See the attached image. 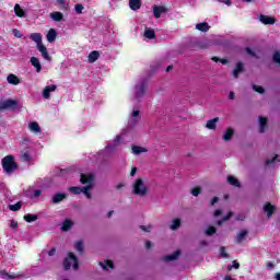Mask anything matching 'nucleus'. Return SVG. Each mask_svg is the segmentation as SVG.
Returning a JSON list of instances; mask_svg holds the SVG:
<instances>
[{
	"label": "nucleus",
	"instance_id": "obj_1",
	"mask_svg": "<svg viewBox=\"0 0 280 280\" xmlns=\"http://www.w3.org/2000/svg\"><path fill=\"white\" fill-rule=\"evenodd\" d=\"M94 179L95 175L93 173H90L89 175L81 173L80 183L85 186L82 188L79 186H71L69 191L72 192V195H82L83 192L88 199H92L91 190L94 186Z\"/></svg>",
	"mask_w": 280,
	"mask_h": 280
},
{
	"label": "nucleus",
	"instance_id": "obj_2",
	"mask_svg": "<svg viewBox=\"0 0 280 280\" xmlns=\"http://www.w3.org/2000/svg\"><path fill=\"white\" fill-rule=\"evenodd\" d=\"M2 168L7 175H12L19 168V164H16L14 155H7L2 158Z\"/></svg>",
	"mask_w": 280,
	"mask_h": 280
},
{
	"label": "nucleus",
	"instance_id": "obj_3",
	"mask_svg": "<svg viewBox=\"0 0 280 280\" xmlns=\"http://www.w3.org/2000/svg\"><path fill=\"white\" fill-rule=\"evenodd\" d=\"M149 192L148 186H145L142 178L136 179V182L132 185V194L138 197H147Z\"/></svg>",
	"mask_w": 280,
	"mask_h": 280
},
{
	"label": "nucleus",
	"instance_id": "obj_4",
	"mask_svg": "<svg viewBox=\"0 0 280 280\" xmlns=\"http://www.w3.org/2000/svg\"><path fill=\"white\" fill-rule=\"evenodd\" d=\"M71 261H73V266H72ZM71 266L74 270H78L79 266H80L77 255L72 252L68 253V257H66L63 259L65 270H70Z\"/></svg>",
	"mask_w": 280,
	"mask_h": 280
},
{
	"label": "nucleus",
	"instance_id": "obj_5",
	"mask_svg": "<svg viewBox=\"0 0 280 280\" xmlns=\"http://www.w3.org/2000/svg\"><path fill=\"white\" fill-rule=\"evenodd\" d=\"M19 107V101L14 98H7L5 101H0V112L3 109H16Z\"/></svg>",
	"mask_w": 280,
	"mask_h": 280
},
{
	"label": "nucleus",
	"instance_id": "obj_6",
	"mask_svg": "<svg viewBox=\"0 0 280 280\" xmlns=\"http://www.w3.org/2000/svg\"><path fill=\"white\" fill-rule=\"evenodd\" d=\"M148 89V83L147 81H141L140 85L136 86V98H142V96H144L145 92Z\"/></svg>",
	"mask_w": 280,
	"mask_h": 280
},
{
	"label": "nucleus",
	"instance_id": "obj_7",
	"mask_svg": "<svg viewBox=\"0 0 280 280\" xmlns=\"http://www.w3.org/2000/svg\"><path fill=\"white\" fill-rule=\"evenodd\" d=\"M38 51L42 54L44 59H51V55H49V50H47V46L43 44V34H40V42L38 44Z\"/></svg>",
	"mask_w": 280,
	"mask_h": 280
},
{
	"label": "nucleus",
	"instance_id": "obj_8",
	"mask_svg": "<svg viewBox=\"0 0 280 280\" xmlns=\"http://www.w3.org/2000/svg\"><path fill=\"white\" fill-rule=\"evenodd\" d=\"M168 8L165 5H153V14L155 19H161L162 14H167Z\"/></svg>",
	"mask_w": 280,
	"mask_h": 280
},
{
	"label": "nucleus",
	"instance_id": "obj_9",
	"mask_svg": "<svg viewBox=\"0 0 280 280\" xmlns=\"http://www.w3.org/2000/svg\"><path fill=\"white\" fill-rule=\"evenodd\" d=\"M57 88L58 85H56L55 83H51L50 85H46L43 90L44 98H49L51 96V92H55Z\"/></svg>",
	"mask_w": 280,
	"mask_h": 280
},
{
	"label": "nucleus",
	"instance_id": "obj_10",
	"mask_svg": "<svg viewBox=\"0 0 280 280\" xmlns=\"http://www.w3.org/2000/svg\"><path fill=\"white\" fill-rule=\"evenodd\" d=\"M259 21L264 25H275L276 19L273 16H267L266 14H260Z\"/></svg>",
	"mask_w": 280,
	"mask_h": 280
},
{
	"label": "nucleus",
	"instance_id": "obj_11",
	"mask_svg": "<svg viewBox=\"0 0 280 280\" xmlns=\"http://www.w3.org/2000/svg\"><path fill=\"white\" fill-rule=\"evenodd\" d=\"M244 71V61H237L233 70V77L236 79L240 77V73Z\"/></svg>",
	"mask_w": 280,
	"mask_h": 280
},
{
	"label": "nucleus",
	"instance_id": "obj_12",
	"mask_svg": "<svg viewBox=\"0 0 280 280\" xmlns=\"http://www.w3.org/2000/svg\"><path fill=\"white\" fill-rule=\"evenodd\" d=\"M234 133H235L234 129L232 127H229L226 131L223 133L222 140H224L225 142H230Z\"/></svg>",
	"mask_w": 280,
	"mask_h": 280
},
{
	"label": "nucleus",
	"instance_id": "obj_13",
	"mask_svg": "<svg viewBox=\"0 0 280 280\" xmlns=\"http://www.w3.org/2000/svg\"><path fill=\"white\" fill-rule=\"evenodd\" d=\"M268 126V120L266 118V116H260L259 117V131L260 133H265L266 129Z\"/></svg>",
	"mask_w": 280,
	"mask_h": 280
},
{
	"label": "nucleus",
	"instance_id": "obj_14",
	"mask_svg": "<svg viewBox=\"0 0 280 280\" xmlns=\"http://www.w3.org/2000/svg\"><path fill=\"white\" fill-rule=\"evenodd\" d=\"M67 199V195L65 192H57L56 195H54L51 202H54V205H57V202H62V200Z\"/></svg>",
	"mask_w": 280,
	"mask_h": 280
},
{
	"label": "nucleus",
	"instance_id": "obj_15",
	"mask_svg": "<svg viewBox=\"0 0 280 280\" xmlns=\"http://www.w3.org/2000/svg\"><path fill=\"white\" fill-rule=\"evenodd\" d=\"M31 63L34 68H36L37 72H40V70H43V65L40 63L38 57H31Z\"/></svg>",
	"mask_w": 280,
	"mask_h": 280
},
{
	"label": "nucleus",
	"instance_id": "obj_16",
	"mask_svg": "<svg viewBox=\"0 0 280 280\" xmlns=\"http://www.w3.org/2000/svg\"><path fill=\"white\" fill-rule=\"evenodd\" d=\"M28 127H30L31 131H33L34 133H43V129H42L40 125H38L37 121L30 122Z\"/></svg>",
	"mask_w": 280,
	"mask_h": 280
},
{
	"label": "nucleus",
	"instance_id": "obj_17",
	"mask_svg": "<svg viewBox=\"0 0 280 280\" xmlns=\"http://www.w3.org/2000/svg\"><path fill=\"white\" fill-rule=\"evenodd\" d=\"M264 210L266 211L268 218H270L276 211V206H272V203H269L268 201L267 203H265Z\"/></svg>",
	"mask_w": 280,
	"mask_h": 280
},
{
	"label": "nucleus",
	"instance_id": "obj_18",
	"mask_svg": "<svg viewBox=\"0 0 280 280\" xmlns=\"http://www.w3.org/2000/svg\"><path fill=\"white\" fill-rule=\"evenodd\" d=\"M142 7L141 0H129V8L133 11L140 10Z\"/></svg>",
	"mask_w": 280,
	"mask_h": 280
},
{
	"label": "nucleus",
	"instance_id": "obj_19",
	"mask_svg": "<svg viewBox=\"0 0 280 280\" xmlns=\"http://www.w3.org/2000/svg\"><path fill=\"white\" fill-rule=\"evenodd\" d=\"M7 81H9V83H12L13 85H19V83H21V79L20 77H16V74L11 73L7 77Z\"/></svg>",
	"mask_w": 280,
	"mask_h": 280
},
{
	"label": "nucleus",
	"instance_id": "obj_20",
	"mask_svg": "<svg viewBox=\"0 0 280 280\" xmlns=\"http://www.w3.org/2000/svg\"><path fill=\"white\" fill-rule=\"evenodd\" d=\"M14 12H15V15L19 16L20 19H23L24 16H26V12L25 10H23V8H21L20 3L15 4Z\"/></svg>",
	"mask_w": 280,
	"mask_h": 280
},
{
	"label": "nucleus",
	"instance_id": "obj_21",
	"mask_svg": "<svg viewBox=\"0 0 280 280\" xmlns=\"http://www.w3.org/2000/svg\"><path fill=\"white\" fill-rule=\"evenodd\" d=\"M100 58V50H91L90 55L88 56V60L90 63H94Z\"/></svg>",
	"mask_w": 280,
	"mask_h": 280
},
{
	"label": "nucleus",
	"instance_id": "obj_22",
	"mask_svg": "<svg viewBox=\"0 0 280 280\" xmlns=\"http://www.w3.org/2000/svg\"><path fill=\"white\" fill-rule=\"evenodd\" d=\"M58 34L56 32V30H49L46 38L48 43H56V38H57Z\"/></svg>",
	"mask_w": 280,
	"mask_h": 280
},
{
	"label": "nucleus",
	"instance_id": "obj_23",
	"mask_svg": "<svg viewBox=\"0 0 280 280\" xmlns=\"http://www.w3.org/2000/svg\"><path fill=\"white\" fill-rule=\"evenodd\" d=\"M246 235H248V231L247 229H243L242 231H240L235 237V241L237 243L243 242V240H245Z\"/></svg>",
	"mask_w": 280,
	"mask_h": 280
},
{
	"label": "nucleus",
	"instance_id": "obj_24",
	"mask_svg": "<svg viewBox=\"0 0 280 280\" xmlns=\"http://www.w3.org/2000/svg\"><path fill=\"white\" fill-rule=\"evenodd\" d=\"M228 184H230L231 186H235L236 188H241V182H238V179L233 175H230L228 177Z\"/></svg>",
	"mask_w": 280,
	"mask_h": 280
},
{
	"label": "nucleus",
	"instance_id": "obj_25",
	"mask_svg": "<svg viewBox=\"0 0 280 280\" xmlns=\"http://www.w3.org/2000/svg\"><path fill=\"white\" fill-rule=\"evenodd\" d=\"M180 255V250H175L174 253H171V255H166L164 257V261H173L174 259H177Z\"/></svg>",
	"mask_w": 280,
	"mask_h": 280
},
{
	"label": "nucleus",
	"instance_id": "obj_26",
	"mask_svg": "<svg viewBox=\"0 0 280 280\" xmlns=\"http://www.w3.org/2000/svg\"><path fill=\"white\" fill-rule=\"evenodd\" d=\"M50 19H52V21L60 23L61 21H63V14L62 12H51Z\"/></svg>",
	"mask_w": 280,
	"mask_h": 280
},
{
	"label": "nucleus",
	"instance_id": "obj_27",
	"mask_svg": "<svg viewBox=\"0 0 280 280\" xmlns=\"http://www.w3.org/2000/svg\"><path fill=\"white\" fill-rule=\"evenodd\" d=\"M73 224H74L73 220L66 219L62 222L61 229L62 231H69L73 226Z\"/></svg>",
	"mask_w": 280,
	"mask_h": 280
},
{
	"label": "nucleus",
	"instance_id": "obj_28",
	"mask_svg": "<svg viewBox=\"0 0 280 280\" xmlns=\"http://www.w3.org/2000/svg\"><path fill=\"white\" fill-rule=\"evenodd\" d=\"M74 248H75V250H78L79 255H83V253H84V244H83L82 240H78L75 242Z\"/></svg>",
	"mask_w": 280,
	"mask_h": 280
},
{
	"label": "nucleus",
	"instance_id": "obj_29",
	"mask_svg": "<svg viewBox=\"0 0 280 280\" xmlns=\"http://www.w3.org/2000/svg\"><path fill=\"white\" fill-rule=\"evenodd\" d=\"M210 28L211 27L209 23H197L196 25V30H198L199 32H209Z\"/></svg>",
	"mask_w": 280,
	"mask_h": 280
},
{
	"label": "nucleus",
	"instance_id": "obj_30",
	"mask_svg": "<svg viewBox=\"0 0 280 280\" xmlns=\"http://www.w3.org/2000/svg\"><path fill=\"white\" fill-rule=\"evenodd\" d=\"M144 37L149 38V40H153L154 38H156V34H155L154 30L145 28L144 30Z\"/></svg>",
	"mask_w": 280,
	"mask_h": 280
},
{
	"label": "nucleus",
	"instance_id": "obj_31",
	"mask_svg": "<svg viewBox=\"0 0 280 280\" xmlns=\"http://www.w3.org/2000/svg\"><path fill=\"white\" fill-rule=\"evenodd\" d=\"M24 220L26 222H34L35 220H38V214L37 213H25Z\"/></svg>",
	"mask_w": 280,
	"mask_h": 280
},
{
	"label": "nucleus",
	"instance_id": "obj_32",
	"mask_svg": "<svg viewBox=\"0 0 280 280\" xmlns=\"http://www.w3.org/2000/svg\"><path fill=\"white\" fill-rule=\"evenodd\" d=\"M31 40H33L34 43H36L37 45V49L39 51V45H40V34H31L30 35Z\"/></svg>",
	"mask_w": 280,
	"mask_h": 280
},
{
	"label": "nucleus",
	"instance_id": "obj_33",
	"mask_svg": "<svg viewBox=\"0 0 280 280\" xmlns=\"http://www.w3.org/2000/svg\"><path fill=\"white\" fill-rule=\"evenodd\" d=\"M132 152H133L136 155H140V153H147V152H148V149H144L143 147L133 145V147H132Z\"/></svg>",
	"mask_w": 280,
	"mask_h": 280
},
{
	"label": "nucleus",
	"instance_id": "obj_34",
	"mask_svg": "<svg viewBox=\"0 0 280 280\" xmlns=\"http://www.w3.org/2000/svg\"><path fill=\"white\" fill-rule=\"evenodd\" d=\"M180 224H182L180 218H174L171 224V229L173 230L179 229Z\"/></svg>",
	"mask_w": 280,
	"mask_h": 280
},
{
	"label": "nucleus",
	"instance_id": "obj_35",
	"mask_svg": "<svg viewBox=\"0 0 280 280\" xmlns=\"http://www.w3.org/2000/svg\"><path fill=\"white\" fill-rule=\"evenodd\" d=\"M218 121H219V118H212L211 120H208L206 127L208 129H215Z\"/></svg>",
	"mask_w": 280,
	"mask_h": 280
},
{
	"label": "nucleus",
	"instance_id": "obj_36",
	"mask_svg": "<svg viewBox=\"0 0 280 280\" xmlns=\"http://www.w3.org/2000/svg\"><path fill=\"white\" fill-rule=\"evenodd\" d=\"M32 158L27 151V149H25L23 152H22V161L23 162H31Z\"/></svg>",
	"mask_w": 280,
	"mask_h": 280
},
{
	"label": "nucleus",
	"instance_id": "obj_37",
	"mask_svg": "<svg viewBox=\"0 0 280 280\" xmlns=\"http://www.w3.org/2000/svg\"><path fill=\"white\" fill-rule=\"evenodd\" d=\"M100 265L104 268V270H107V266L109 268H114V261H112V259H107L106 264H103V261H100Z\"/></svg>",
	"mask_w": 280,
	"mask_h": 280
},
{
	"label": "nucleus",
	"instance_id": "obj_38",
	"mask_svg": "<svg viewBox=\"0 0 280 280\" xmlns=\"http://www.w3.org/2000/svg\"><path fill=\"white\" fill-rule=\"evenodd\" d=\"M233 215V212H229L226 213V215H223V218H221V220H218L217 224H223V222H225L226 220H230Z\"/></svg>",
	"mask_w": 280,
	"mask_h": 280
},
{
	"label": "nucleus",
	"instance_id": "obj_39",
	"mask_svg": "<svg viewBox=\"0 0 280 280\" xmlns=\"http://www.w3.org/2000/svg\"><path fill=\"white\" fill-rule=\"evenodd\" d=\"M22 205H23L22 201H18V203H14V206H9V209H11V211H19Z\"/></svg>",
	"mask_w": 280,
	"mask_h": 280
},
{
	"label": "nucleus",
	"instance_id": "obj_40",
	"mask_svg": "<svg viewBox=\"0 0 280 280\" xmlns=\"http://www.w3.org/2000/svg\"><path fill=\"white\" fill-rule=\"evenodd\" d=\"M214 233H217V226H213V225L208 226L206 234L213 235Z\"/></svg>",
	"mask_w": 280,
	"mask_h": 280
},
{
	"label": "nucleus",
	"instance_id": "obj_41",
	"mask_svg": "<svg viewBox=\"0 0 280 280\" xmlns=\"http://www.w3.org/2000/svg\"><path fill=\"white\" fill-rule=\"evenodd\" d=\"M245 51L247 52L248 56H252V58H256V52L250 48V46L245 47Z\"/></svg>",
	"mask_w": 280,
	"mask_h": 280
},
{
	"label": "nucleus",
	"instance_id": "obj_42",
	"mask_svg": "<svg viewBox=\"0 0 280 280\" xmlns=\"http://www.w3.org/2000/svg\"><path fill=\"white\" fill-rule=\"evenodd\" d=\"M74 10H75L77 14H82V12L84 10V5H82V3H77V5H74Z\"/></svg>",
	"mask_w": 280,
	"mask_h": 280
},
{
	"label": "nucleus",
	"instance_id": "obj_43",
	"mask_svg": "<svg viewBox=\"0 0 280 280\" xmlns=\"http://www.w3.org/2000/svg\"><path fill=\"white\" fill-rule=\"evenodd\" d=\"M200 192H202V190L199 186H197L196 188H192V190H191V195L194 197H199Z\"/></svg>",
	"mask_w": 280,
	"mask_h": 280
},
{
	"label": "nucleus",
	"instance_id": "obj_44",
	"mask_svg": "<svg viewBox=\"0 0 280 280\" xmlns=\"http://www.w3.org/2000/svg\"><path fill=\"white\" fill-rule=\"evenodd\" d=\"M277 160H279V155H275L271 160H266L265 164L266 166H270V164H273Z\"/></svg>",
	"mask_w": 280,
	"mask_h": 280
},
{
	"label": "nucleus",
	"instance_id": "obj_45",
	"mask_svg": "<svg viewBox=\"0 0 280 280\" xmlns=\"http://www.w3.org/2000/svg\"><path fill=\"white\" fill-rule=\"evenodd\" d=\"M253 88H254V90H255L256 92H259V94H264V92H265V88H262V85H256V84H254Z\"/></svg>",
	"mask_w": 280,
	"mask_h": 280
},
{
	"label": "nucleus",
	"instance_id": "obj_46",
	"mask_svg": "<svg viewBox=\"0 0 280 280\" xmlns=\"http://www.w3.org/2000/svg\"><path fill=\"white\" fill-rule=\"evenodd\" d=\"M273 61H276L277 63H280V50H276L273 52Z\"/></svg>",
	"mask_w": 280,
	"mask_h": 280
},
{
	"label": "nucleus",
	"instance_id": "obj_47",
	"mask_svg": "<svg viewBox=\"0 0 280 280\" xmlns=\"http://www.w3.org/2000/svg\"><path fill=\"white\" fill-rule=\"evenodd\" d=\"M220 255L221 257H229V253L225 249V246L220 247Z\"/></svg>",
	"mask_w": 280,
	"mask_h": 280
},
{
	"label": "nucleus",
	"instance_id": "obj_48",
	"mask_svg": "<svg viewBox=\"0 0 280 280\" xmlns=\"http://www.w3.org/2000/svg\"><path fill=\"white\" fill-rule=\"evenodd\" d=\"M13 36H15V38H22L23 34H21L19 30H13Z\"/></svg>",
	"mask_w": 280,
	"mask_h": 280
},
{
	"label": "nucleus",
	"instance_id": "obj_49",
	"mask_svg": "<svg viewBox=\"0 0 280 280\" xmlns=\"http://www.w3.org/2000/svg\"><path fill=\"white\" fill-rule=\"evenodd\" d=\"M10 226H11L12 229H16V226H19V222H18L16 220H11Z\"/></svg>",
	"mask_w": 280,
	"mask_h": 280
},
{
	"label": "nucleus",
	"instance_id": "obj_50",
	"mask_svg": "<svg viewBox=\"0 0 280 280\" xmlns=\"http://www.w3.org/2000/svg\"><path fill=\"white\" fill-rule=\"evenodd\" d=\"M132 116L133 118H138L140 116V109H133Z\"/></svg>",
	"mask_w": 280,
	"mask_h": 280
},
{
	"label": "nucleus",
	"instance_id": "obj_51",
	"mask_svg": "<svg viewBox=\"0 0 280 280\" xmlns=\"http://www.w3.org/2000/svg\"><path fill=\"white\" fill-rule=\"evenodd\" d=\"M140 229H142V231H151L152 226L151 225L145 226L144 224H141Z\"/></svg>",
	"mask_w": 280,
	"mask_h": 280
},
{
	"label": "nucleus",
	"instance_id": "obj_52",
	"mask_svg": "<svg viewBox=\"0 0 280 280\" xmlns=\"http://www.w3.org/2000/svg\"><path fill=\"white\" fill-rule=\"evenodd\" d=\"M220 3H224L225 5H232L231 0H219Z\"/></svg>",
	"mask_w": 280,
	"mask_h": 280
},
{
	"label": "nucleus",
	"instance_id": "obj_53",
	"mask_svg": "<svg viewBox=\"0 0 280 280\" xmlns=\"http://www.w3.org/2000/svg\"><path fill=\"white\" fill-rule=\"evenodd\" d=\"M240 261H237L236 259L233 260V268L238 269L240 268Z\"/></svg>",
	"mask_w": 280,
	"mask_h": 280
},
{
	"label": "nucleus",
	"instance_id": "obj_54",
	"mask_svg": "<svg viewBox=\"0 0 280 280\" xmlns=\"http://www.w3.org/2000/svg\"><path fill=\"white\" fill-rule=\"evenodd\" d=\"M138 168L135 166L133 168H131L130 175L131 177H135V175H137Z\"/></svg>",
	"mask_w": 280,
	"mask_h": 280
},
{
	"label": "nucleus",
	"instance_id": "obj_55",
	"mask_svg": "<svg viewBox=\"0 0 280 280\" xmlns=\"http://www.w3.org/2000/svg\"><path fill=\"white\" fill-rule=\"evenodd\" d=\"M43 195L42 190H34V197H40Z\"/></svg>",
	"mask_w": 280,
	"mask_h": 280
},
{
	"label": "nucleus",
	"instance_id": "obj_56",
	"mask_svg": "<svg viewBox=\"0 0 280 280\" xmlns=\"http://www.w3.org/2000/svg\"><path fill=\"white\" fill-rule=\"evenodd\" d=\"M59 5L66 7V0H57Z\"/></svg>",
	"mask_w": 280,
	"mask_h": 280
},
{
	"label": "nucleus",
	"instance_id": "obj_57",
	"mask_svg": "<svg viewBox=\"0 0 280 280\" xmlns=\"http://www.w3.org/2000/svg\"><path fill=\"white\" fill-rule=\"evenodd\" d=\"M145 247H147V248H151V247H152V242H151L150 240H148V241L145 242Z\"/></svg>",
	"mask_w": 280,
	"mask_h": 280
},
{
	"label": "nucleus",
	"instance_id": "obj_58",
	"mask_svg": "<svg viewBox=\"0 0 280 280\" xmlns=\"http://www.w3.org/2000/svg\"><path fill=\"white\" fill-rule=\"evenodd\" d=\"M229 98L234 100L235 98V92L231 91L229 94Z\"/></svg>",
	"mask_w": 280,
	"mask_h": 280
},
{
	"label": "nucleus",
	"instance_id": "obj_59",
	"mask_svg": "<svg viewBox=\"0 0 280 280\" xmlns=\"http://www.w3.org/2000/svg\"><path fill=\"white\" fill-rule=\"evenodd\" d=\"M55 254H56V248L55 247L50 248L48 255L51 256V255H55Z\"/></svg>",
	"mask_w": 280,
	"mask_h": 280
},
{
	"label": "nucleus",
	"instance_id": "obj_60",
	"mask_svg": "<svg viewBox=\"0 0 280 280\" xmlns=\"http://www.w3.org/2000/svg\"><path fill=\"white\" fill-rule=\"evenodd\" d=\"M215 202H219V197H213L211 205H215Z\"/></svg>",
	"mask_w": 280,
	"mask_h": 280
},
{
	"label": "nucleus",
	"instance_id": "obj_61",
	"mask_svg": "<svg viewBox=\"0 0 280 280\" xmlns=\"http://www.w3.org/2000/svg\"><path fill=\"white\" fill-rule=\"evenodd\" d=\"M275 279H276V280H280V272H276V273H275Z\"/></svg>",
	"mask_w": 280,
	"mask_h": 280
},
{
	"label": "nucleus",
	"instance_id": "obj_62",
	"mask_svg": "<svg viewBox=\"0 0 280 280\" xmlns=\"http://www.w3.org/2000/svg\"><path fill=\"white\" fill-rule=\"evenodd\" d=\"M221 63H229V59L226 58H223V59H220Z\"/></svg>",
	"mask_w": 280,
	"mask_h": 280
},
{
	"label": "nucleus",
	"instance_id": "obj_63",
	"mask_svg": "<svg viewBox=\"0 0 280 280\" xmlns=\"http://www.w3.org/2000/svg\"><path fill=\"white\" fill-rule=\"evenodd\" d=\"M222 214V210H215L214 215H221Z\"/></svg>",
	"mask_w": 280,
	"mask_h": 280
},
{
	"label": "nucleus",
	"instance_id": "obj_64",
	"mask_svg": "<svg viewBox=\"0 0 280 280\" xmlns=\"http://www.w3.org/2000/svg\"><path fill=\"white\" fill-rule=\"evenodd\" d=\"M116 188L117 190H121V188H124V184H118Z\"/></svg>",
	"mask_w": 280,
	"mask_h": 280
}]
</instances>
